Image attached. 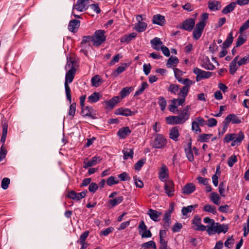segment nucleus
Listing matches in <instances>:
<instances>
[{"mask_svg": "<svg viewBox=\"0 0 249 249\" xmlns=\"http://www.w3.org/2000/svg\"><path fill=\"white\" fill-rule=\"evenodd\" d=\"M205 25L206 23L203 22H199L196 24V28L193 33V38L195 40H197L200 37Z\"/></svg>", "mask_w": 249, "mask_h": 249, "instance_id": "8", "label": "nucleus"}, {"mask_svg": "<svg viewBox=\"0 0 249 249\" xmlns=\"http://www.w3.org/2000/svg\"><path fill=\"white\" fill-rule=\"evenodd\" d=\"M87 193V190L83 191L82 192L79 193H76V196H75V200L79 201V200H81L82 198L85 197Z\"/></svg>", "mask_w": 249, "mask_h": 249, "instance_id": "61", "label": "nucleus"}, {"mask_svg": "<svg viewBox=\"0 0 249 249\" xmlns=\"http://www.w3.org/2000/svg\"><path fill=\"white\" fill-rule=\"evenodd\" d=\"M165 119L166 123L169 124H181L178 115L167 117Z\"/></svg>", "mask_w": 249, "mask_h": 249, "instance_id": "23", "label": "nucleus"}, {"mask_svg": "<svg viewBox=\"0 0 249 249\" xmlns=\"http://www.w3.org/2000/svg\"><path fill=\"white\" fill-rule=\"evenodd\" d=\"M233 34L232 32H231L226 38V40L223 43V48L226 49L230 47V46L231 44L233 42Z\"/></svg>", "mask_w": 249, "mask_h": 249, "instance_id": "31", "label": "nucleus"}, {"mask_svg": "<svg viewBox=\"0 0 249 249\" xmlns=\"http://www.w3.org/2000/svg\"><path fill=\"white\" fill-rule=\"evenodd\" d=\"M197 207V205H190L187 207H183L181 210L182 214L186 216L189 213L192 212L195 208Z\"/></svg>", "mask_w": 249, "mask_h": 249, "instance_id": "35", "label": "nucleus"}, {"mask_svg": "<svg viewBox=\"0 0 249 249\" xmlns=\"http://www.w3.org/2000/svg\"><path fill=\"white\" fill-rule=\"evenodd\" d=\"M89 5V0H77L75 4L73 6V10L74 9L83 12L86 10Z\"/></svg>", "mask_w": 249, "mask_h": 249, "instance_id": "7", "label": "nucleus"}, {"mask_svg": "<svg viewBox=\"0 0 249 249\" xmlns=\"http://www.w3.org/2000/svg\"><path fill=\"white\" fill-rule=\"evenodd\" d=\"M239 56H236L231 62L230 65V72L231 74H233L235 73L238 69L237 63Z\"/></svg>", "mask_w": 249, "mask_h": 249, "instance_id": "22", "label": "nucleus"}, {"mask_svg": "<svg viewBox=\"0 0 249 249\" xmlns=\"http://www.w3.org/2000/svg\"><path fill=\"white\" fill-rule=\"evenodd\" d=\"M237 161V158L235 155L231 156L228 159V165L231 167L233 164Z\"/></svg>", "mask_w": 249, "mask_h": 249, "instance_id": "55", "label": "nucleus"}, {"mask_svg": "<svg viewBox=\"0 0 249 249\" xmlns=\"http://www.w3.org/2000/svg\"><path fill=\"white\" fill-rule=\"evenodd\" d=\"M208 8L211 11H216L221 8L220 3L218 1L213 0L208 2Z\"/></svg>", "mask_w": 249, "mask_h": 249, "instance_id": "25", "label": "nucleus"}, {"mask_svg": "<svg viewBox=\"0 0 249 249\" xmlns=\"http://www.w3.org/2000/svg\"><path fill=\"white\" fill-rule=\"evenodd\" d=\"M182 228L181 223L177 222L172 228V231L174 232H178Z\"/></svg>", "mask_w": 249, "mask_h": 249, "instance_id": "64", "label": "nucleus"}, {"mask_svg": "<svg viewBox=\"0 0 249 249\" xmlns=\"http://www.w3.org/2000/svg\"><path fill=\"white\" fill-rule=\"evenodd\" d=\"M115 114L117 115H123L127 117L133 116L135 114V112L131 111L128 108L120 107L116 109L115 111Z\"/></svg>", "mask_w": 249, "mask_h": 249, "instance_id": "14", "label": "nucleus"}, {"mask_svg": "<svg viewBox=\"0 0 249 249\" xmlns=\"http://www.w3.org/2000/svg\"><path fill=\"white\" fill-rule=\"evenodd\" d=\"M98 185L97 183L94 182L91 183L89 186V190L92 193H94L97 190Z\"/></svg>", "mask_w": 249, "mask_h": 249, "instance_id": "57", "label": "nucleus"}, {"mask_svg": "<svg viewBox=\"0 0 249 249\" xmlns=\"http://www.w3.org/2000/svg\"><path fill=\"white\" fill-rule=\"evenodd\" d=\"M211 200L215 204L219 205L220 204L219 200L220 197L217 193L213 192L211 194Z\"/></svg>", "mask_w": 249, "mask_h": 249, "instance_id": "41", "label": "nucleus"}, {"mask_svg": "<svg viewBox=\"0 0 249 249\" xmlns=\"http://www.w3.org/2000/svg\"><path fill=\"white\" fill-rule=\"evenodd\" d=\"M249 27V20H247L240 28L239 33L242 34Z\"/></svg>", "mask_w": 249, "mask_h": 249, "instance_id": "63", "label": "nucleus"}, {"mask_svg": "<svg viewBox=\"0 0 249 249\" xmlns=\"http://www.w3.org/2000/svg\"><path fill=\"white\" fill-rule=\"evenodd\" d=\"M101 159L99 157L94 156L92 157L91 160H88V159L84 160L83 162V168L87 169L89 167H92L98 163H99Z\"/></svg>", "mask_w": 249, "mask_h": 249, "instance_id": "12", "label": "nucleus"}, {"mask_svg": "<svg viewBox=\"0 0 249 249\" xmlns=\"http://www.w3.org/2000/svg\"><path fill=\"white\" fill-rule=\"evenodd\" d=\"M184 150L186 156L188 160L190 162H193L194 160V157L193 153L191 142H190L188 143L187 147L185 148Z\"/></svg>", "mask_w": 249, "mask_h": 249, "instance_id": "19", "label": "nucleus"}, {"mask_svg": "<svg viewBox=\"0 0 249 249\" xmlns=\"http://www.w3.org/2000/svg\"><path fill=\"white\" fill-rule=\"evenodd\" d=\"M168 176V169L165 164H162L159 172V178L161 181L165 182Z\"/></svg>", "mask_w": 249, "mask_h": 249, "instance_id": "13", "label": "nucleus"}, {"mask_svg": "<svg viewBox=\"0 0 249 249\" xmlns=\"http://www.w3.org/2000/svg\"><path fill=\"white\" fill-rule=\"evenodd\" d=\"M146 160L145 159H142L139 160L135 164V169L136 170L139 171L141 168L143 166V164L145 163Z\"/></svg>", "mask_w": 249, "mask_h": 249, "instance_id": "50", "label": "nucleus"}, {"mask_svg": "<svg viewBox=\"0 0 249 249\" xmlns=\"http://www.w3.org/2000/svg\"><path fill=\"white\" fill-rule=\"evenodd\" d=\"M89 234V231H85L83 232L79 237V240L77 241V243L86 242V240L88 237Z\"/></svg>", "mask_w": 249, "mask_h": 249, "instance_id": "58", "label": "nucleus"}, {"mask_svg": "<svg viewBox=\"0 0 249 249\" xmlns=\"http://www.w3.org/2000/svg\"><path fill=\"white\" fill-rule=\"evenodd\" d=\"M148 86V84L146 82H143L141 85V86L140 87L139 89L136 91L135 93V96H138L140 94H141L143 91L146 89Z\"/></svg>", "mask_w": 249, "mask_h": 249, "instance_id": "46", "label": "nucleus"}, {"mask_svg": "<svg viewBox=\"0 0 249 249\" xmlns=\"http://www.w3.org/2000/svg\"><path fill=\"white\" fill-rule=\"evenodd\" d=\"M131 132L129 127H124L119 130L117 135L120 138L124 139L131 133Z\"/></svg>", "mask_w": 249, "mask_h": 249, "instance_id": "21", "label": "nucleus"}, {"mask_svg": "<svg viewBox=\"0 0 249 249\" xmlns=\"http://www.w3.org/2000/svg\"><path fill=\"white\" fill-rule=\"evenodd\" d=\"M164 189L165 194L169 197H172L174 195V183L171 180H168L165 182Z\"/></svg>", "mask_w": 249, "mask_h": 249, "instance_id": "9", "label": "nucleus"}, {"mask_svg": "<svg viewBox=\"0 0 249 249\" xmlns=\"http://www.w3.org/2000/svg\"><path fill=\"white\" fill-rule=\"evenodd\" d=\"M101 97L99 93L94 92L88 97V101L90 103H96L99 101Z\"/></svg>", "mask_w": 249, "mask_h": 249, "instance_id": "32", "label": "nucleus"}, {"mask_svg": "<svg viewBox=\"0 0 249 249\" xmlns=\"http://www.w3.org/2000/svg\"><path fill=\"white\" fill-rule=\"evenodd\" d=\"M152 22L153 24L163 26L165 24L166 21L164 16L157 14L153 16Z\"/></svg>", "mask_w": 249, "mask_h": 249, "instance_id": "16", "label": "nucleus"}, {"mask_svg": "<svg viewBox=\"0 0 249 249\" xmlns=\"http://www.w3.org/2000/svg\"><path fill=\"white\" fill-rule=\"evenodd\" d=\"M174 72L176 78L179 81L182 78L181 77L183 75V72L177 68L174 69Z\"/></svg>", "mask_w": 249, "mask_h": 249, "instance_id": "56", "label": "nucleus"}, {"mask_svg": "<svg viewBox=\"0 0 249 249\" xmlns=\"http://www.w3.org/2000/svg\"><path fill=\"white\" fill-rule=\"evenodd\" d=\"M167 140L161 134H157L151 144L153 148L163 149L167 145Z\"/></svg>", "mask_w": 249, "mask_h": 249, "instance_id": "3", "label": "nucleus"}, {"mask_svg": "<svg viewBox=\"0 0 249 249\" xmlns=\"http://www.w3.org/2000/svg\"><path fill=\"white\" fill-rule=\"evenodd\" d=\"M217 223H215L210 226H207V231L209 235H212L215 233H217Z\"/></svg>", "mask_w": 249, "mask_h": 249, "instance_id": "40", "label": "nucleus"}, {"mask_svg": "<svg viewBox=\"0 0 249 249\" xmlns=\"http://www.w3.org/2000/svg\"><path fill=\"white\" fill-rule=\"evenodd\" d=\"M147 214L149 215L150 218L153 221L157 222L159 221V217L160 215V213H159L156 210L153 209H149L148 211Z\"/></svg>", "mask_w": 249, "mask_h": 249, "instance_id": "27", "label": "nucleus"}, {"mask_svg": "<svg viewBox=\"0 0 249 249\" xmlns=\"http://www.w3.org/2000/svg\"><path fill=\"white\" fill-rule=\"evenodd\" d=\"M76 110V104L75 103H73L70 106L69 111V115L71 116L72 118L75 115V112Z\"/></svg>", "mask_w": 249, "mask_h": 249, "instance_id": "53", "label": "nucleus"}, {"mask_svg": "<svg viewBox=\"0 0 249 249\" xmlns=\"http://www.w3.org/2000/svg\"><path fill=\"white\" fill-rule=\"evenodd\" d=\"M80 21L77 19L71 20L69 23L68 29L70 32L75 33L80 26Z\"/></svg>", "mask_w": 249, "mask_h": 249, "instance_id": "18", "label": "nucleus"}, {"mask_svg": "<svg viewBox=\"0 0 249 249\" xmlns=\"http://www.w3.org/2000/svg\"><path fill=\"white\" fill-rule=\"evenodd\" d=\"M91 109V107H86L85 108L82 107L81 113L83 116H91V112L90 110Z\"/></svg>", "mask_w": 249, "mask_h": 249, "instance_id": "54", "label": "nucleus"}, {"mask_svg": "<svg viewBox=\"0 0 249 249\" xmlns=\"http://www.w3.org/2000/svg\"><path fill=\"white\" fill-rule=\"evenodd\" d=\"M203 210L206 212L211 213L214 214L217 213L216 207L210 204L205 205L203 208Z\"/></svg>", "mask_w": 249, "mask_h": 249, "instance_id": "39", "label": "nucleus"}, {"mask_svg": "<svg viewBox=\"0 0 249 249\" xmlns=\"http://www.w3.org/2000/svg\"><path fill=\"white\" fill-rule=\"evenodd\" d=\"M236 5L235 2H231L227 5L222 11V13L224 14H227L232 12L235 8Z\"/></svg>", "mask_w": 249, "mask_h": 249, "instance_id": "33", "label": "nucleus"}, {"mask_svg": "<svg viewBox=\"0 0 249 249\" xmlns=\"http://www.w3.org/2000/svg\"><path fill=\"white\" fill-rule=\"evenodd\" d=\"M158 104L160 107V109L162 111L164 110L166 107V101L165 98L163 97H160L158 99Z\"/></svg>", "mask_w": 249, "mask_h": 249, "instance_id": "45", "label": "nucleus"}, {"mask_svg": "<svg viewBox=\"0 0 249 249\" xmlns=\"http://www.w3.org/2000/svg\"><path fill=\"white\" fill-rule=\"evenodd\" d=\"M178 59L176 56H171L167 60L166 66L168 68L175 67L178 63Z\"/></svg>", "mask_w": 249, "mask_h": 249, "instance_id": "26", "label": "nucleus"}, {"mask_svg": "<svg viewBox=\"0 0 249 249\" xmlns=\"http://www.w3.org/2000/svg\"><path fill=\"white\" fill-rule=\"evenodd\" d=\"M212 136L211 134H202L199 135L198 141L200 142H207Z\"/></svg>", "mask_w": 249, "mask_h": 249, "instance_id": "48", "label": "nucleus"}, {"mask_svg": "<svg viewBox=\"0 0 249 249\" xmlns=\"http://www.w3.org/2000/svg\"><path fill=\"white\" fill-rule=\"evenodd\" d=\"M137 36V34L136 33H132L128 35H125L123 36L121 38V42L122 43L130 42L133 39L135 38Z\"/></svg>", "mask_w": 249, "mask_h": 249, "instance_id": "29", "label": "nucleus"}, {"mask_svg": "<svg viewBox=\"0 0 249 249\" xmlns=\"http://www.w3.org/2000/svg\"><path fill=\"white\" fill-rule=\"evenodd\" d=\"M132 90V87H126L123 88L120 92L121 98H124V97H125L126 96H127L128 94L130 93Z\"/></svg>", "mask_w": 249, "mask_h": 249, "instance_id": "36", "label": "nucleus"}, {"mask_svg": "<svg viewBox=\"0 0 249 249\" xmlns=\"http://www.w3.org/2000/svg\"><path fill=\"white\" fill-rule=\"evenodd\" d=\"M91 82L92 86L98 87L102 83V80L98 75H96L91 78Z\"/></svg>", "mask_w": 249, "mask_h": 249, "instance_id": "43", "label": "nucleus"}, {"mask_svg": "<svg viewBox=\"0 0 249 249\" xmlns=\"http://www.w3.org/2000/svg\"><path fill=\"white\" fill-rule=\"evenodd\" d=\"M196 190V186L193 183H187L182 188V193L189 195L193 193Z\"/></svg>", "mask_w": 249, "mask_h": 249, "instance_id": "15", "label": "nucleus"}, {"mask_svg": "<svg viewBox=\"0 0 249 249\" xmlns=\"http://www.w3.org/2000/svg\"><path fill=\"white\" fill-rule=\"evenodd\" d=\"M195 25V20L193 18H190L183 21L180 28L186 31L190 32L194 28Z\"/></svg>", "mask_w": 249, "mask_h": 249, "instance_id": "11", "label": "nucleus"}, {"mask_svg": "<svg viewBox=\"0 0 249 249\" xmlns=\"http://www.w3.org/2000/svg\"><path fill=\"white\" fill-rule=\"evenodd\" d=\"M124 159L127 160L128 158H132L133 156V151L131 149L125 148L123 150Z\"/></svg>", "mask_w": 249, "mask_h": 249, "instance_id": "37", "label": "nucleus"}, {"mask_svg": "<svg viewBox=\"0 0 249 249\" xmlns=\"http://www.w3.org/2000/svg\"><path fill=\"white\" fill-rule=\"evenodd\" d=\"M10 180L9 178H4L2 179L1 181V188L6 190L8 187L9 184H10Z\"/></svg>", "mask_w": 249, "mask_h": 249, "instance_id": "52", "label": "nucleus"}, {"mask_svg": "<svg viewBox=\"0 0 249 249\" xmlns=\"http://www.w3.org/2000/svg\"><path fill=\"white\" fill-rule=\"evenodd\" d=\"M106 32L103 30H98L95 32L93 37V44L95 46H99L106 41Z\"/></svg>", "mask_w": 249, "mask_h": 249, "instance_id": "4", "label": "nucleus"}, {"mask_svg": "<svg viewBox=\"0 0 249 249\" xmlns=\"http://www.w3.org/2000/svg\"><path fill=\"white\" fill-rule=\"evenodd\" d=\"M147 24L144 22H139L135 24L134 29L137 32L141 33L144 31L147 28Z\"/></svg>", "mask_w": 249, "mask_h": 249, "instance_id": "34", "label": "nucleus"}, {"mask_svg": "<svg viewBox=\"0 0 249 249\" xmlns=\"http://www.w3.org/2000/svg\"><path fill=\"white\" fill-rule=\"evenodd\" d=\"M199 125L196 121H193L192 123V130L195 131L196 133H200L201 132V130Z\"/></svg>", "mask_w": 249, "mask_h": 249, "instance_id": "51", "label": "nucleus"}, {"mask_svg": "<svg viewBox=\"0 0 249 249\" xmlns=\"http://www.w3.org/2000/svg\"><path fill=\"white\" fill-rule=\"evenodd\" d=\"M217 233H220L221 232L226 233L228 230V226L227 225L220 224L217 223Z\"/></svg>", "mask_w": 249, "mask_h": 249, "instance_id": "42", "label": "nucleus"}, {"mask_svg": "<svg viewBox=\"0 0 249 249\" xmlns=\"http://www.w3.org/2000/svg\"><path fill=\"white\" fill-rule=\"evenodd\" d=\"M126 65V64H124L122 66L118 67L114 71V73L116 75H117L118 74L123 72L125 70Z\"/></svg>", "mask_w": 249, "mask_h": 249, "instance_id": "62", "label": "nucleus"}, {"mask_svg": "<svg viewBox=\"0 0 249 249\" xmlns=\"http://www.w3.org/2000/svg\"><path fill=\"white\" fill-rule=\"evenodd\" d=\"M151 46L155 45H162L163 43L160 39L159 37H156L150 41Z\"/></svg>", "mask_w": 249, "mask_h": 249, "instance_id": "60", "label": "nucleus"}, {"mask_svg": "<svg viewBox=\"0 0 249 249\" xmlns=\"http://www.w3.org/2000/svg\"><path fill=\"white\" fill-rule=\"evenodd\" d=\"M178 95L181 98L174 99L173 100L174 103H175L176 105L178 106L184 105L185 101V98L186 96H183V95L180 94V91H179V93H178Z\"/></svg>", "mask_w": 249, "mask_h": 249, "instance_id": "38", "label": "nucleus"}, {"mask_svg": "<svg viewBox=\"0 0 249 249\" xmlns=\"http://www.w3.org/2000/svg\"><path fill=\"white\" fill-rule=\"evenodd\" d=\"M78 66L76 60L72 58H70L68 60L65 66V70H68L65 75V89L67 100L70 103L71 102V89L69 84L71 83L74 77L76 68Z\"/></svg>", "mask_w": 249, "mask_h": 249, "instance_id": "1", "label": "nucleus"}, {"mask_svg": "<svg viewBox=\"0 0 249 249\" xmlns=\"http://www.w3.org/2000/svg\"><path fill=\"white\" fill-rule=\"evenodd\" d=\"M179 86L178 85L176 84H171L168 89V90L172 93H173L175 95H178V93H179Z\"/></svg>", "mask_w": 249, "mask_h": 249, "instance_id": "44", "label": "nucleus"}, {"mask_svg": "<svg viewBox=\"0 0 249 249\" xmlns=\"http://www.w3.org/2000/svg\"><path fill=\"white\" fill-rule=\"evenodd\" d=\"M246 41V39L244 38L243 36H240L236 42V47H238L243 45L245 41Z\"/></svg>", "mask_w": 249, "mask_h": 249, "instance_id": "59", "label": "nucleus"}, {"mask_svg": "<svg viewBox=\"0 0 249 249\" xmlns=\"http://www.w3.org/2000/svg\"><path fill=\"white\" fill-rule=\"evenodd\" d=\"M120 100L121 98L119 96L113 97L109 100L105 102L106 107L107 108H109L110 109H112L120 101Z\"/></svg>", "mask_w": 249, "mask_h": 249, "instance_id": "17", "label": "nucleus"}, {"mask_svg": "<svg viewBox=\"0 0 249 249\" xmlns=\"http://www.w3.org/2000/svg\"><path fill=\"white\" fill-rule=\"evenodd\" d=\"M179 127L178 126L173 127L171 129L169 133V137L170 139L175 141L178 140V138L179 136Z\"/></svg>", "mask_w": 249, "mask_h": 249, "instance_id": "20", "label": "nucleus"}, {"mask_svg": "<svg viewBox=\"0 0 249 249\" xmlns=\"http://www.w3.org/2000/svg\"><path fill=\"white\" fill-rule=\"evenodd\" d=\"M244 138L245 136L243 132L240 131L238 134L231 133L226 134L223 141L226 143H229L231 141H232L231 146H234L239 145Z\"/></svg>", "mask_w": 249, "mask_h": 249, "instance_id": "2", "label": "nucleus"}, {"mask_svg": "<svg viewBox=\"0 0 249 249\" xmlns=\"http://www.w3.org/2000/svg\"><path fill=\"white\" fill-rule=\"evenodd\" d=\"M193 72L196 75V80L198 82L203 79L210 78L212 75V72L203 71L197 67L194 68Z\"/></svg>", "mask_w": 249, "mask_h": 249, "instance_id": "6", "label": "nucleus"}, {"mask_svg": "<svg viewBox=\"0 0 249 249\" xmlns=\"http://www.w3.org/2000/svg\"><path fill=\"white\" fill-rule=\"evenodd\" d=\"M229 123L231 122L233 124H240L242 122L241 119L234 114H229L225 118Z\"/></svg>", "mask_w": 249, "mask_h": 249, "instance_id": "24", "label": "nucleus"}, {"mask_svg": "<svg viewBox=\"0 0 249 249\" xmlns=\"http://www.w3.org/2000/svg\"><path fill=\"white\" fill-rule=\"evenodd\" d=\"M178 116L179 119L181 124H183L189 119L190 113H187L186 111H183L182 110L180 113H179Z\"/></svg>", "mask_w": 249, "mask_h": 249, "instance_id": "30", "label": "nucleus"}, {"mask_svg": "<svg viewBox=\"0 0 249 249\" xmlns=\"http://www.w3.org/2000/svg\"><path fill=\"white\" fill-rule=\"evenodd\" d=\"M200 65L203 68L208 70H213L215 67L210 62L209 58L207 56H203L201 58Z\"/></svg>", "mask_w": 249, "mask_h": 249, "instance_id": "10", "label": "nucleus"}, {"mask_svg": "<svg viewBox=\"0 0 249 249\" xmlns=\"http://www.w3.org/2000/svg\"><path fill=\"white\" fill-rule=\"evenodd\" d=\"M119 180L115 179V178L113 176H110L109 177L107 180V185L111 186L113 185L118 184Z\"/></svg>", "mask_w": 249, "mask_h": 249, "instance_id": "49", "label": "nucleus"}, {"mask_svg": "<svg viewBox=\"0 0 249 249\" xmlns=\"http://www.w3.org/2000/svg\"><path fill=\"white\" fill-rule=\"evenodd\" d=\"M124 200V197L122 196H120L115 197L113 199L108 200V203L110 205L111 208H113L117 205L120 204Z\"/></svg>", "mask_w": 249, "mask_h": 249, "instance_id": "28", "label": "nucleus"}, {"mask_svg": "<svg viewBox=\"0 0 249 249\" xmlns=\"http://www.w3.org/2000/svg\"><path fill=\"white\" fill-rule=\"evenodd\" d=\"M178 82L184 85L183 87L179 89L180 94L183 96H187L189 91L190 87L193 84L194 82L188 78H181L179 80Z\"/></svg>", "mask_w": 249, "mask_h": 249, "instance_id": "5", "label": "nucleus"}, {"mask_svg": "<svg viewBox=\"0 0 249 249\" xmlns=\"http://www.w3.org/2000/svg\"><path fill=\"white\" fill-rule=\"evenodd\" d=\"M249 63V54H246L243 58H241L239 61H237V64L239 66H241L243 65H245L247 63Z\"/></svg>", "mask_w": 249, "mask_h": 249, "instance_id": "47", "label": "nucleus"}]
</instances>
